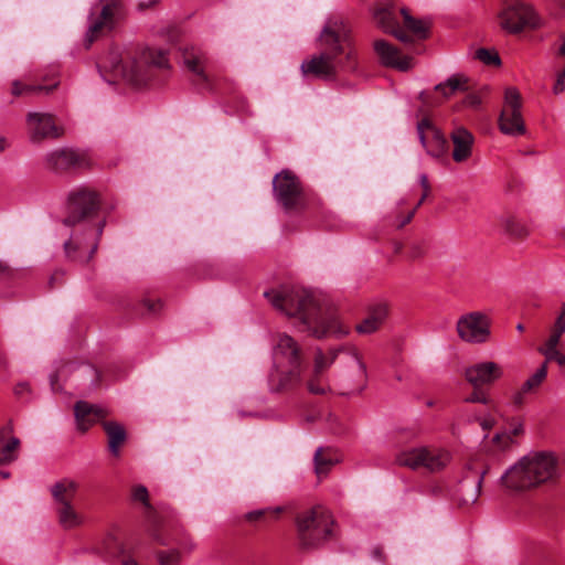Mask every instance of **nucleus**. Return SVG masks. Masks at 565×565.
<instances>
[{
	"instance_id": "nucleus-1",
	"label": "nucleus",
	"mask_w": 565,
	"mask_h": 565,
	"mask_svg": "<svg viewBox=\"0 0 565 565\" xmlns=\"http://www.w3.org/2000/svg\"><path fill=\"white\" fill-rule=\"evenodd\" d=\"M264 296L276 309L287 316H298L307 330L315 337L348 333L335 313L321 306L318 299L305 289L284 286L266 291Z\"/></svg>"
},
{
	"instance_id": "nucleus-2",
	"label": "nucleus",
	"mask_w": 565,
	"mask_h": 565,
	"mask_svg": "<svg viewBox=\"0 0 565 565\" xmlns=\"http://www.w3.org/2000/svg\"><path fill=\"white\" fill-rule=\"evenodd\" d=\"M322 52L302 62L301 71L319 78H333L338 67L347 71L356 68V52L350 46L345 29L334 22L327 24L320 35Z\"/></svg>"
},
{
	"instance_id": "nucleus-3",
	"label": "nucleus",
	"mask_w": 565,
	"mask_h": 565,
	"mask_svg": "<svg viewBox=\"0 0 565 565\" xmlns=\"http://www.w3.org/2000/svg\"><path fill=\"white\" fill-rule=\"evenodd\" d=\"M559 476L558 459L551 451H532L520 458L500 478L509 491H527L554 482Z\"/></svg>"
},
{
	"instance_id": "nucleus-4",
	"label": "nucleus",
	"mask_w": 565,
	"mask_h": 565,
	"mask_svg": "<svg viewBox=\"0 0 565 565\" xmlns=\"http://www.w3.org/2000/svg\"><path fill=\"white\" fill-rule=\"evenodd\" d=\"M98 67L122 78L136 86L145 84L150 78V70L168 68L169 61L163 50L146 47L136 54L122 53L111 49L98 62Z\"/></svg>"
},
{
	"instance_id": "nucleus-5",
	"label": "nucleus",
	"mask_w": 565,
	"mask_h": 565,
	"mask_svg": "<svg viewBox=\"0 0 565 565\" xmlns=\"http://www.w3.org/2000/svg\"><path fill=\"white\" fill-rule=\"evenodd\" d=\"M307 367L301 345L290 335L280 333L274 347V369L268 376L269 391L285 393L296 390Z\"/></svg>"
},
{
	"instance_id": "nucleus-6",
	"label": "nucleus",
	"mask_w": 565,
	"mask_h": 565,
	"mask_svg": "<svg viewBox=\"0 0 565 565\" xmlns=\"http://www.w3.org/2000/svg\"><path fill=\"white\" fill-rule=\"evenodd\" d=\"M333 525L331 512L322 505L298 513L296 530L299 547L305 551L318 548L333 536Z\"/></svg>"
},
{
	"instance_id": "nucleus-7",
	"label": "nucleus",
	"mask_w": 565,
	"mask_h": 565,
	"mask_svg": "<svg viewBox=\"0 0 565 565\" xmlns=\"http://www.w3.org/2000/svg\"><path fill=\"white\" fill-rule=\"evenodd\" d=\"M52 497L56 522L63 530H74L83 526L86 516L76 505L79 482L72 478H62L49 488Z\"/></svg>"
},
{
	"instance_id": "nucleus-8",
	"label": "nucleus",
	"mask_w": 565,
	"mask_h": 565,
	"mask_svg": "<svg viewBox=\"0 0 565 565\" xmlns=\"http://www.w3.org/2000/svg\"><path fill=\"white\" fill-rule=\"evenodd\" d=\"M276 201L285 211H301L306 206V195L300 179L290 170H282L273 179Z\"/></svg>"
},
{
	"instance_id": "nucleus-9",
	"label": "nucleus",
	"mask_w": 565,
	"mask_h": 565,
	"mask_svg": "<svg viewBox=\"0 0 565 565\" xmlns=\"http://www.w3.org/2000/svg\"><path fill=\"white\" fill-rule=\"evenodd\" d=\"M100 199L96 191L88 188H78L70 192L67 199V216L63 223L75 226L82 222L93 220L99 212Z\"/></svg>"
},
{
	"instance_id": "nucleus-10",
	"label": "nucleus",
	"mask_w": 565,
	"mask_h": 565,
	"mask_svg": "<svg viewBox=\"0 0 565 565\" xmlns=\"http://www.w3.org/2000/svg\"><path fill=\"white\" fill-rule=\"evenodd\" d=\"M450 461L448 451L440 448L419 447L401 451L396 456V462L402 467L412 470L426 469L429 472H437L444 469Z\"/></svg>"
},
{
	"instance_id": "nucleus-11",
	"label": "nucleus",
	"mask_w": 565,
	"mask_h": 565,
	"mask_svg": "<svg viewBox=\"0 0 565 565\" xmlns=\"http://www.w3.org/2000/svg\"><path fill=\"white\" fill-rule=\"evenodd\" d=\"M500 25L509 33H519L525 28H537L540 18L532 7L520 0H507L500 13Z\"/></svg>"
},
{
	"instance_id": "nucleus-12",
	"label": "nucleus",
	"mask_w": 565,
	"mask_h": 565,
	"mask_svg": "<svg viewBox=\"0 0 565 565\" xmlns=\"http://www.w3.org/2000/svg\"><path fill=\"white\" fill-rule=\"evenodd\" d=\"M521 95L514 87H509L504 93V104L499 118V127L502 134L521 136L526 131L521 113Z\"/></svg>"
},
{
	"instance_id": "nucleus-13",
	"label": "nucleus",
	"mask_w": 565,
	"mask_h": 565,
	"mask_svg": "<svg viewBox=\"0 0 565 565\" xmlns=\"http://www.w3.org/2000/svg\"><path fill=\"white\" fill-rule=\"evenodd\" d=\"M491 319L481 311L468 312L457 321L458 337L468 343L481 344L491 335Z\"/></svg>"
},
{
	"instance_id": "nucleus-14",
	"label": "nucleus",
	"mask_w": 565,
	"mask_h": 565,
	"mask_svg": "<svg viewBox=\"0 0 565 565\" xmlns=\"http://www.w3.org/2000/svg\"><path fill=\"white\" fill-rule=\"evenodd\" d=\"M104 2L99 14L92 17L90 25L85 35V45L88 49L104 32L110 31L124 18L121 0H102Z\"/></svg>"
},
{
	"instance_id": "nucleus-15",
	"label": "nucleus",
	"mask_w": 565,
	"mask_h": 565,
	"mask_svg": "<svg viewBox=\"0 0 565 565\" xmlns=\"http://www.w3.org/2000/svg\"><path fill=\"white\" fill-rule=\"evenodd\" d=\"M45 167L53 172L64 173L87 169L90 167V160L85 152L62 148L45 156Z\"/></svg>"
},
{
	"instance_id": "nucleus-16",
	"label": "nucleus",
	"mask_w": 565,
	"mask_h": 565,
	"mask_svg": "<svg viewBox=\"0 0 565 565\" xmlns=\"http://www.w3.org/2000/svg\"><path fill=\"white\" fill-rule=\"evenodd\" d=\"M105 224L106 221L103 218L97 221L94 226H89L85 242L76 236H72L71 239L64 244L66 256L74 260L90 259L97 249Z\"/></svg>"
},
{
	"instance_id": "nucleus-17",
	"label": "nucleus",
	"mask_w": 565,
	"mask_h": 565,
	"mask_svg": "<svg viewBox=\"0 0 565 565\" xmlns=\"http://www.w3.org/2000/svg\"><path fill=\"white\" fill-rule=\"evenodd\" d=\"M417 132L423 147L429 156L438 159L447 153V139L428 118H423L418 121Z\"/></svg>"
},
{
	"instance_id": "nucleus-18",
	"label": "nucleus",
	"mask_w": 565,
	"mask_h": 565,
	"mask_svg": "<svg viewBox=\"0 0 565 565\" xmlns=\"http://www.w3.org/2000/svg\"><path fill=\"white\" fill-rule=\"evenodd\" d=\"M503 376V367L492 361L479 362L465 370V377L473 388L490 386Z\"/></svg>"
},
{
	"instance_id": "nucleus-19",
	"label": "nucleus",
	"mask_w": 565,
	"mask_h": 565,
	"mask_svg": "<svg viewBox=\"0 0 565 565\" xmlns=\"http://www.w3.org/2000/svg\"><path fill=\"white\" fill-rule=\"evenodd\" d=\"M373 18L375 23L386 33L393 34L402 42H411L412 38L399 26L396 8L391 2L376 6Z\"/></svg>"
},
{
	"instance_id": "nucleus-20",
	"label": "nucleus",
	"mask_w": 565,
	"mask_h": 565,
	"mask_svg": "<svg viewBox=\"0 0 565 565\" xmlns=\"http://www.w3.org/2000/svg\"><path fill=\"white\" fill-rule=\"evenodd\" d=\"M28 126L31 140L34 142L45 138H57L63 134L62 128L56 125L54 117L50 114L30 113Z\"/></svg>"
},
{
	"instance_id": "nucleus-21",
	"label": "nucleus",
	"mask_w": 565,
	"mask_h": 565,
	"mask_svg": "<svg viewBox=\"0 0 565 565\" xmlns=\"http://www.w3.org/2000/svg\"><path fill=\"white\" fill-rule=\"evenodd\" d=\"M487 471L488 469L484 468L469 472L461 479L456 491L460 504L470 505L478 500Z\"/></svg>"
},
{
	"instance_id": "nucleus-22",
	"label": "nucleus",
	"mask_w": 565,
	"mask_h": 565,
	"mask_svg": "<svg viewBox=\"0 0 565 565\" xmlns=\"http://www.w3.org/2000/svg\"><path fill=\"white\" fill-rule=\"evenodd\" d=\"M374 51L380 62L387 67L399 71H407L412 67V58L403 55L397 47L385 40H376L374 42Z\"/></svg>"
},
{
	"instance_id": "nucleus-23",
	"label": "nucleus",
	"mask_w": 565,
	"mask_h": 565,
	"mask_svg": "<svg viewBox=\"0 0 565 565\" xmlns=\"http://www.w3.org/2000/svg\"><path fill=\"white\" fill-rule=\"evenodd\" d=\"M108 414L106 408L85 401H78L74 406L77 429L82 433L87 431L93 425L106 418Z\"/></svg>"
},
{
	"instance_id": "nucleus-24",
	"label": "nucleus",
	"mask_w": 565,
	"mask_h": 565,
	"mask_svg": "<svg viewBox=\"0 0 565 565\" xmlns=\"http://www.w3.org/2000/svg\"><path fill=\"white\" fill-rule=\"evenodd\" d=\"M182 58L185 67L195 76V83L205 89H212L209 76L204 72L205 55L201 49L190 45L182 49Z\"/></svg>"
},
{
	"instance_id": "nucleus-25",
	"label": "nucleus",
	"mask_w": 565,
	"mask_h": 565,
	"mask_svg": "<svg viewBox=\"0 0 565 565\" xmlns=\"http://www.w3.org/2000/svg\"><path fill=\"white\" fill-rule=\"evenodd\" d=\"M454 143L452 159L455 162H463L471 157L475 138L463 127L456 128L451 132Z\"/></svg>"
},
{
	"instance_id": "nucleus-26",
	"label": "nucleus",
	"mask_w": 565,
	"mask_h": 565,
	"mask_svg": "<svg viewBox=\"0 0 565 565\" xmlns=\"http://www.w3.org/2000/svg\"><path fill=\"white\" fill-rule=\"evenodd\" d=\"M388 315L385 302H376L369 307L366 317L356 326V331L362 334H371L380 329Z\"/></svg>"
},
{
	"instance_id": "nucleus-27",
	"label": "nucleus",
	"mask_w": 565,
	"mask_h": 565,
	"mask_svg": "<svg viewBox=\"0 0 565 565\" xmlns=\"http://www.w3.org/2000/svg\"><path fill=\"white\" fill-rule=\"evenodd\" d=\"M108 438V449L115 457H119L120 448L127 439L125 427L115 420H105L102 423Z\"/></svg>"
},
{
	"instance_id": "nucleus-28",
	"label": "nucleus",
	"mask_w": 565,
	"mask_h": 565,
	"mask_svg": "<svg viewBox=\"0 0 565 565\" xmlns=\"http://www.w3.org/2000/svg\"><path fill=\"white\" fill-rule=\"evenodd\" d=\"M329 361L327 360V355L323 354L321 350H318L315 356V366L312 374L308 381V390L313 394H324L327 392V385L321 383L316 385V379L320 375H323L326 370L330 366Z\"/></svg>"
},
{
	"instance_id": "nucleus-29",
	"label": "nucleus",
	"mask_w": 565,
	"mask_h": 565,
	"mask_svg": "<svg viewBox=\"0 0 565 565\" xmlns=\"http://www.w3.org/2000/svg\"><path fill=\"white\" fill-rule=\"evenodd\" d=\"M470 89L469 78L462 74H455L444 83L435 86V90L440 93L445 98H449L457 92H468Z\"/></svg>"
},
{
	"instance_id": "nucleus-30",
	"label": "nucleus",
	"mask_w": 565,
	"mask_h": 565,
	"mask_svg": "<svg viewBox=\"0 0 565 565\" xmlns=\"http://www.w3.org/2000/svg\"><path fill=\"white\" fill-rule=\"evenodd\" d=\"M500 224L504 234L513 239L522 241L525 239L530 234L529 227L514 215H502L500 218Z\"/></svg>"
},
{
	"instance_id": "nucleus-31",
	"label": "nucleus",
	"mask_w": 565,
	"mask_h": 565,
	"mask_svg": "<svg viewBox=\"0 0 565 565\" xmlns=\"http://www.w3.org/2000/svg\"><path fill=\"white\" fill-rule=\"evenodd\" d=\"M56 87H57V82L42 85V84H23L20 81H14L12 83L11 93L13 96L50 94Z\"/></svg>"
},
{
	"instance_id": "nucleus-32",
	"label": "nucleus",
	"mask_w": 565,
	"mask_h": 565,
	"mask_svg": "<svg viewBox=\"0 0 565 565\" xmlns=\"http://www.w3.org/2000/svg\"><path fill=\"white\" fill-rule=\"evenodd\" d=\"M4 434L0 431V463L12 462L17 459V449L20 440L12 437L8 443L4 441Z\"/></svg>"
},
{
	"instance_id": "nucleus-33",
	"label": "nucleus",
	"mask_w": 565,
	"mask_h": 565,
	"mask_svg": "<svg viewBox=\"0 0 565 565\" xmlns=\"http://www.w3.org/2000/svg\"><path fill=\"white\" fill-rule=\"evenodd\" d=\"M335 463V459L330 456V449L318 448L315 454V469L318 476L328 473Z\"/></svg>"
},
{
	"instance_id": "nucleus-34",
	"label": "nucleus",
	"mask_w": 565,
	"mask_h": 565,
	"mask_svg": "<svg viewBox=\"0 0 565 565\" xmlns=\"http://www.w3.org/2000/svg\"><path fill=\"white\" fill-rule=\"evenodd\" d=\"M419 184L423 188L422 189L423 194H422L418 203L416 204V206L412 211H409L405 217H403L401 221H398V223L396 224L397 228L404 227L406 224H408L413 220L417 209L424 203V201L430 194L431 188H430L428 178L425 173L419 175Z\"/></svg>"
},
{
	"instance_id": "nucleus-35",
	"label": "nucleus",
	"mask_w": 565,
	"mask_h": 565,
	"mask_svg": "<svg viewBox=\"0 0 565 565\" xmlns=\"http://www.w3.org/2000/svg\"><path fill=\"white\" fill-rule=\"evenodd\" d=\"M401 14L404 18V24L408 31L420 39H425L427 36L428 28L422 20H417L409 15L407 10L404 8L401 9Z\"/></svg>"
},
{
	"instance_id": "nucleus-36",
	"label": "nucleus",
	"mask_w": 565,
	"mask_h": 565,
	"mask_svg": "<svg viewBox=\"0 0 565 565\" xmlns=\"http://www.w3.org/2000/svg\"><path fill=\"white\" fill-rule=\"evenodd\" d=\"M547 375L546 362H544L533 375H531L523 384V391L532 394L539 390L542 383L545 381Z\"/></svg>"
},
{
	"instance_id": "nucleus-37",
	"label": "nucleus",
	"mask_w": 565,
	"mask_h": 565,
	"mask_svg": "<svg viewBox=\"0 0 565 565\" xmlns=\"http://www.w3.org/2000/svg\"><path fill=\"white\" fill-rule=\"evenodd\" d=\"M281 508H267L255 510L246 514V520L249 522H256L260 520H276L281 513Z\"/></svg>"
},
{
	"instance_id": "nucleus-38",
	"label": "nucleus",
	"mask_w": 565,
	"mask_h": 565,
	"mask_svg": "<svg viewBox=\"0 0 565 565\" xmlns=\"http://www.w3.org/2000/svg\"><path fill=\"white\" fill-rule=\"evenodd\" d=\"M476 58L486 65H500L501 60L497 52L487 49H479L476 52Z\"/></svg>"
},
{
	"instance_id": "nucleus-39",
	"label": "nucleus",
	"mask_w": 565,
	"mask_h": 565,
	"mask_svg": "<svg viewBox=\"0 0 565 565\" xmlns=\"http://www.w3.org/2000/svg\"><path fill=\"white\" fill-rule=\"evenodd\" d=\"M563 334H564L563 332L553 328L548 339L545 341V343L541 348H539V352L544 353V352H548L552 350H557V347L561 342V338Z\"/></svg>"
},
{
	"instance_id": "nucleus-40",
	"label": "nucleus",
	"mask_w": 565,
	"mask_h": 565,
	"mask_svg": "<svg viewBox=\"0 0 565 565\" xmlns=\"http://www.w3.org/2000/svg\"><path fill=\"white\" fill-rule=\"evenodd\" d=\"M157 558L160 565H179L180 553L177 550L169 552L159 551L157 552Z\"/></svg>"
},
{
	"instance_id": "nucleus-41",
	"label": "nucleus",
	"mask_w": 565,
	"mask_h": 565,
	"mask_svg": "<svg viewBox=\"0 0 565 565\" xmlns=\"http://www.w3.org/2000/svg\"><path fill=\"white\" fill-rule=\"evenodd\" d=\"M492 443L497 449L504 451L512 446L513 439L509 433L502 431L494 435Z\"/></svg>"
},
{
	"instance_id": "nucleus-42",
	"label": "nucleus",
	"mask_w": 565,
	"mask_h": 565,
	"mask_svg": "<svg viewBox=\"0 0 565 565\" xmlns=\"http://www.w3.org/2000/svg\"><path fill=\"white\" fill-rule=\"evenodd\" d=\"M465 402L489 405L491 403V398L489 394L481 388H473V392L465 398Z\"/></svg>"
},
{
	"instance_id": "nucleus-43",
	"label": "nucleus",
	"mask_w": 565,
	"mask_h": 565,
	"mask_svg": "<svg viewBox=\"0 0 565 565\" xmlns=\"http://www.w3.org/2000/svg\"><path fill=\"white\" fill-rule=\"evenodd\" d=\"M132 499L135 501L141 502L147 509L151 510V505L149 502V493L146 487L137 486L132 489Z\"/></svg>"
},
{
	"instance_id": "nucleus-44",
	"label": "nucleus",
	"mask_w": 565,
	"mask_h": 565,
	"mask_svg": "<svg viewBox=\"0 0 565 565\" xmlns=\"http://www.w3.org/2000/svg\"><path fill=\"white\" fill-rule=\"evenodd\" d=\"M541 354L545 356L546 364L548 362L554 361L559 366L565 367V354L559 352L558 349L557 350H552V351H548V352H544V353H541Z\"/></svg>"
},
{
	"instance_id": "nucleus-45",
	"label": "nucleus",
	"mask_w": 565,
	"mask_h": 565,
	"mask_svg": "<svg viewBox=\"0 0 565 565\" xmlns=\"http://www.w3.org/2000/svg\"><path fill=\"white\" fill-rule=\"evenodd\" d=\"M526 395H529V393L526 391H523L522 386L515 392H513V394L511 395L512 406L516 409L521 408L525 404Z\"/></svg>"
},
{
	"instance_id": "nucleus-46",
	"label": "nucleus",
	"mask_w": 565,
	"mask_h": 565,
	"mask_svg": "<svg viewBox=\"0 0 565 565\" xmlns=\"http://www.w3.org/2000/svg\"><path fill=\"white\" fill-rule=\"evenodd\" d=\"M511 437L512 436H520L524 433L523 423L520 419H512L510 424V429L508 431Z\"/></svg>"
},
{
	"instance_id": "nucleus-47",
	"label": "nucleus",
	"mask_w": 565,
	"mask_h": 565,
	"mask_svg": "<svg viewBox=\"0 0 565 565\" xmlns=\"http://www.w3.org/2000/svg\"><path fill=\"white\" fill-rule=\"evenodd\" d=\"M350 353L358 364L360 375L363 379H365L366 377V366H365L364 362L361 360L359 352L356 351V349H350Z\"/></svg>"
},
{
	"instance_id": "nucleus-48",
	"label": "nucleus",
	"mask_w": 565,
	"mask_h": 565,
	"mask_svg": "<svg viewBox=\"0 0 565 565\" xmlns=\"http://www.w3.org/2000/svg\"><path fill=\"white\" fill-rule=\"evenodd\" d=\"M553 90L555 94H561L565 90V68L558 74Z\"/></svg>"
},
{
	"instance_id": "nucleus-49",
	"label": "nucleus",
	"mask_w": 565,
	"mask_h": 565,
	"mask_svg": "<svg viewBox=\"0 0 565 565\" xmlns=\"http://www.w3.org/2000/svg\"><path fill=\"white\" fill-rule=\"evenodd\" d=\"M480 103L481 99L477 94H468L462 102L463 106L473 108L478 107Z\"/></svg>"
},
{
	"instance_id": "nucleus-50",
	"label": "nucleus",
	"mask_w": 565,
	"mask_h": 565,
	"mask_svg": "<svg viewBox=\"0 0 565 565\" xmlns=\"http://www.w3.org/2000/svg\"><path fill=\"white\" fill-rule=\"evenodd\" d=\"M553 328L565 333V303L563 305L562 311H561L559 316L557 317Z\"/></svg>"
},
{
	"instance_id": "nucleus-51",
	"label": "nucleus",
	"mask_w": 565,
	"mask_h": 565,
	"mask_svg": "<svg viewBox=\"0 0 565 565\" xmlns=\"http://www.w3.org/2000/svg\"><path fill=\"white\" fill-rule=\"evenodd\" d=\"M143 306L147 308L148 312L154 313L161 308V301L160 300H150L146 299L143 300Z\"/></svg>"
},
{
	"instance_id": "nucleus-52",
	"label": "nucleus",
	"mask_w": 565,
	"mask_h": 565,
	"mask_svg": "<svg viewBox=\"0 0 565 565\" xmlns=\"http://www.w3.org/2000/svg\"><path fill=\"white\" fill-rule=\"evenodd\" d=\"M480 426L483 430L488 431L494 426V419L490 416L480 419Z\"/></svg>"
},
{
	"instance_id": "nucleus-53",
	"label": "nucleus",
	"mask_w": 565,
	"mask_h": 565,
	"mask_svg": "<svg viewBox=\"0 0 565 565\" xmlns=\"http://www.w3.org/2000/svg\"><path fill=\"white\" fill-rule=\"evenodd\" d=\"M12 269L10 266L3 262L0 260V276L3 277H11L12 276Z\"/></svg>"
},
{
	"instance_id": "nucleus-54",
	"label": "nucleus",
	"mask_w": 565,
	"mask_h": 565,
	"mask_svg": "<svg viewBox=\"0 0 565 565\" xmlns=\"http://www.w3.org/2000/svg\"><path fill=\"white\" fill-rule=\"evenodd\" d=\"M159 3V0H148V1H141L138 3V9L143 11L146 9L152 8Z\"/></svg>"
},
{
	"instance_id": "nucleus-55",
	"label": "nucleus",
	"mask_w": 565,
	"mask_h": 565,
	"mask_svg": "<svg viewBox=\"0 0 565 565\" xmlns=\"http://www.w3.org/2000/svg\"><path fill=\"white\" fill-rule=\"evenodd\" d=\"M122 565H139L138 562L131 555H122L121 558Z\"/></svg>"
},
{
	"instance_id": "nucleus-56",
	"label": "nucleus",
	"mask_w": 565,
	"mask_h": 565,
	"mask_svg": "<svg viewBox=\"0 0 565 565\" xmlns=\"http://www.w3.org/2000/svg\"><path fill=\"white\" fill-rule=\"evenodd\" d=\"M339 351H340V350H334V349H332V350H330V351L328 352V354H326V355H327V360L329 361V364H332V363L335 361V359H337V356H338Z\"/></svg>"
},
{
	"instance_id": "nucleus-57",
	"label": "nucleus",
	"mask_w": 565,
	"mask_h": 565,
	"mask_svg": "<svg viewBox=\"0 0 565 565\" xmlns=\"http://www.w3.org/2000/svg\"><path fill=\"white\" fill-rule=\"evenodd\" d=\"M372 555L376 559H380V561L383 559V551H382V548L379 547V546L374 547L373 551H372Z\"/></svg>"
},
{
	"instance_id": "nucleus-58",
	"label": "nucleus",
	"mask_w": 565,
	"mask_h": 565,
	"mask_svg": "<svg viewBox=\"0 0 565 565\" xmlns=\"http://www.w3.org/2000/svg\"><path fill=\"white\" fill-rule=\"evenodd\" d=\"M63 276V273L62 271H55L52 277H51V284H53V281L60 279L61 277Z\"/></svg>"
},
{
	"instance_id": "nucleus-59",
	"label": "nucleus",
	"mask_w": 565,
	"mask_h": 565,
	"mask_svg": "<svg viewBox=\"0 0 565 565\" xmlns=\"http://www.w3.org/2000/svg\"><path fill=\"white\" fill-rule=\"evenodd\" d=\"M558 54L565 57V36L562 45L559 46Z\"/></svg>"
},
{
	"instance_id": "nucleus-60",
	"label": "nucleus",
	"mask_w": 565,
	"mask_h": 565,
	"mask_svg": "<svg viewBox=\"0 0 565 565\" xmlns=\"http://www.w3.org/2000/svg\"><path fill=\"white\" fill-rule=\"evenodd\" d=\"M152 536H153V540H154L157 543L162 544V545H164V544H166V542H164V541H163V540H162L158 534L153 533V534H152Z\"/></svg>"
},
{
	"instance_id": "nucleus-61",
	"label": "nucleus",
	"mask_w": 565,
	"mask_h": 565,
	"mask_svg": "<svg viewBox=\"0 0 565 565\" xmlns=\"http://www.w3.org/2000/svg\"><path fill=\"white\" fill-rule=\"evenodd\" d=\"M7 147V140L0 137V152L3 151Z\"/></svg>"
},
{
	"instance_id": "nucleus-62",
	"label": "nucleus",
	"mask_w": 565,
	"mask_h": 565,
	"mask_svg": "<svg viewBox=\"0 0 565 565\" xmlns=\"http://www.w3.org/2000/svg\"><path fill=\"white\" fill-rule=\"evenodd\" d=\"M321 383H324L328 386L327 382L323 379V375H320L318 379H316V385H319Z\"/></svg>"
},
{
	"instance_id": "nucleus-63",
	"label": "nucleus",
	"mask_w": 565,
	"mask_h": 565,
	"mask_svg": "<svg viewBox=\"0 0 565 565\" xmlns=\"http://www.w3.org/2000/svg\"><path fill=\"white\" fill-rule=\"evenodd\" d=\"M28 385L26 384H20L18 385L17 387V393H21L23 390H26Z\"/></svg>"
},
{
	"instance_id": "nucleus-64",
	"label": "nucleus",
	"mask_w": 565,
	"mask_h": 565,
	"mask_svg": "<svg viewBox=\"0 0 565 565\" xmlns=\"http://www.w3.org/2000/svg\"><path fill=\"white\" fill-rule=\"evenodd\" d=\"M516 330L520 331V332L524 331V326L522 323H519L516 326Z\"/></svg>"
}]
</instances>
